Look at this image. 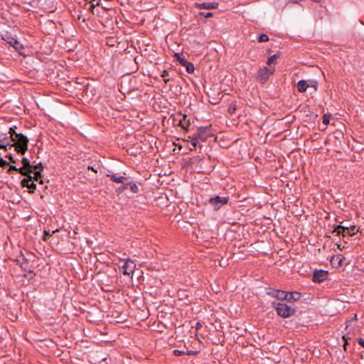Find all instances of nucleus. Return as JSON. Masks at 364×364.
<instances>
[{"label": "nucleus", "instance_id": "1", "mask_svg": "<svg viewBox=\"0 0 364 364\" xmlns=\"http://www.w3.org/2000/svg\"><path fill=\"white\" fill-rule=\"evenodd\" d=\"M14 144L11 146H15V150L23 155L28 149V138L23 134H16L15 138H13Z\"/></svg>", "mask_w": 364, "mask_h": 364}, {"label": "nucleus", "instance_id": "2", "mask_svg": "<svg viewBox=\"0 0 364 364\" xmlns=\"http://www.w3.org/2000/svg\"><path fill=\"white\" fill-rule=\"evenodd\" d=\"M272 306L275 309L279 316L282 318H288L294 315L296 312L295 309L288 306L286 304L273 301Z\"/></svg>", "mask_w": 364, "mask_h": 364}, {"label": "nucleus", "instance_id": "3", "mask_svg": "<svg viewBox=\"0 0 364 364\" xmlns=\"http://www.w3.org/2000/svg\"><path fill=\"white\" fill-rule=\"evenodd\" d=\"M274 71H275L274 68L264 67L259 70L257 78L259 82L264 83L269 79V77L272 75H273Z\"/></svg>", "mask_w": 364, "mask_h": 364}, {"label": "nucleus", "instance_id": "4", "mask_svg": "<svg viewBox=\"0 0 364 364\" xmlns=\"http://www.w3.org/2000/svg\"><path fill=\"white\" fill-rule=\"evenodd\" d=\"M2 39L12 46L18 52L23 49V45L8 32L2 35Z\"/></svg>", "mask_w": 364, "mask_h": 364}, {"label": "nucleus", "instance_id": "5", "mask_svg": "<svg viewBox=\"0 0 364 364\" xmlns=\"http://www.w3.org/2000/svg\"><path fill=\"white\" fill-rule=\"evenodd\" d=\"M122 269V272L125 275H131L133 274L134 269L136 268V264L130 259H126L124 261L123 264L121 266Z\"/></svg>", "mask_w": 364, "mask_h": 364}, {"label": "nucleus", "instance_id": "6", "mask_svg": "<svg viewBox=\"0 0 364 364\" xmlns=\"http://www.w3.org/2000/svg\"><path fill=\"white\" fill-rule=\"evenodd\" d=\"M229 200L228 197H220L215 196L209 199V203L215 208V209H219L222 205L228 203Z\"/></svg>", "mask_w": 364, "mask_h": 364}, {"label": "nucleus", "instance_id": "7", "mask_svg": "<svg viewBox=\"0 0 364 364\" xmlns=\"http://www.w3.org/2000/svg\"><path fill=\"white\" fill-rule=\"evenodd\" d=\"M208 127H200L198 128L197 134L195 136L200 141H205L210 136Z\"/></svg>", "mask_w": 364, "mask_h": 364}, {"label": "nucleus", "instance_id": "8", "mask_svg": "<svg viewBox=\"0 0 364 364\" xmlns=\"http://www.w3.org/2000/svg\"><path fill=\"white\" fill-rule=\"evenodd\" d=\"M328 272L324 270H316L314 272L313 281L314 282L321 283L327 279Z\"/></svg>", "mask_w": 364, "mask_h": 364}, {"label": "nucleus", "instance_id": "9", "mask_svg": "<svg viewBox=\"0 0 364 364\" xmlns=\"http://www.w3.org/2000/svg\"><path fill=\"white\" fill-rule=\"evenodd\" d=\"M21 183L22 186L27 187L28 188L31 189V192H33V190L36 187V184L34 183L33 180L32 179V176H29L28 178H23Z\"/></svg>", "mask_w": 364, "mask_h": 364}, {"label": "nucleus", "instance_id": "10", "mask_svg": "<svg viewBox=\"0 0 364 364\" xmlns=\"http://www.w3.org/2000/svg\"><path fill=\"white\" fill-rule=\"evenodd\" d=\"M21 163L23 164V166L28 168V172H33V169H37L39 166L41 167V170H43L42 163H39L36 166H31L29 160L27 158H23L21 160Z\"/></svg>", "mask_w": 364, "mask_h": 364}, {"label": "nucleus", "instance_id": "11", "mask_svg": "<svg viewBox=\"0 0 364 364\" xmlns=\"http://www.w3.org/2000/svg\"><path fill=\"white\" fill-rule=\"evenodd\" d=\"M107 176L109 177L111 180L115 183L127 185V178L124 176H117L115 174H108Z\"/></svg>", "mask_w": 364, "mask_h": 364}, {"label": "nucleus", "instance_id": "12", "mask_svg": "<svg viewBox=\"0 0 364 364\" xmlns=\"http://www.w3.org/2000/svg\"><path fill=\"white\" fill-rule=\"evenodd\" d=\"M60 0H47V12L52 13L57 9Z\"/></svg>", "mask_w": 364, "mask_h": 364}, {"label": "nucleus", "instance_id": "13", "mask_svg": "<svg viewBox=\"0 0 364 364\" xmlns=\"http://www.w3.org/2000/svg\"><path fill=\"white\" fill-rule=\"evenodd\" d=\"M358 230H355V226L353 225L350 228L343 227V231H342L343 237L346 236H353L354 235Z\"/></svg>", "mask_w": 364, "mask_h": 364}, {"label": "nucleus", "instance_id": "14", "mask_svg": "<svg viewBox=\"0 0 364 364\" xmlns=\"http://www.w3.org/2000/svg\"><path fill=\"white\" fill-rule=\"evenodd\" d=\"M197 6L199 9H213L218 8V4L216 2L201 3L197 4Z\"/></svg>", "mask_w": 364, "mask_h": 364}, {"label": "nucleus", "instance_id": "15", "mask_svg": "<svg viewBox=\"0 0 364 364\" xmlns=\"http://www.w3.org/2000/svg\"><path fill=\"white\" fill-rule=\"evenodd\" d=\"M286 300L289 301H299L301 299V294L297 291L288 292Z\"/></svg>", "mask_w": 364, "mask_h": 364}, {"label": "nucleus", "instance_id": "16", "mask_svg": "<svg viewBox=\"0 0 364 364\" xmlns=\"http://www.w3.org/2000/svg\"><path fill=\"white\" fill-rule=\"evenodd\" d=\"M178 125L183 129L187 130L188 127L191 125V121L189 119H187V115L184 114L183 116V118L178 122Z\"/></svg>", "mask_w": 364, "mask_h": 364}, {"label": "nucleus", "instance_id": "17", "mask_svg": "<svg viewBox=\"0 0 364 364\" xmlns=\"http://www.w3.org/2000/svg\"><path fill=\"white\" fill-rule=\"evenodd\" d=\"M308 82L304 80H299L297 83V89L300 92H304L309 87Z\"/></svg>", "mask_w": 364, "mask_h": 364}, {"label": "nucleus", "instance_id": "18", "mask_svg": "<svg viewBox=\"0 0 364 364\" xmlns=\"http://www.w3.org/2000/svg\"><path fill=\"white\" fill-rule=\"evenodd\" d=\"M35 171L33 172V177H32V179L36 181H39L41 184H43V176H41V171H37L36 169H34Z\"/></svg>", "mask_w": 364, "mask_h": 364}, {"label": "nucleus", "instance_id": "19", "mask_svg": "<svg viewBox=\"0 0 364 364\" xmlns=\"http://www.w3.org/2000/svg\"><path fill=\"white\" fill-rule=\"evenodd\" d=\"M288 292L282 290H277L276 298L279 300H286Z\"/></svg>", "mask_w": 364, "mask_h": 364}, {"label": "nucleus", "instance_id": "20", "mask_svg": "<svg viewBox=\"0 0 364 364\" xmlns=\"http://www.w3.org/2000/svg\"><path fill=\"white\" fill-rule=\"evenodd\" d=\"M183 66L186 67L187 73H193L194 72L195 68L192 63L186 61V63H184Z\"/></svg>", "mask_w": 364, "mask_h": 364}, {"label": "nucleus", "instance_id": "21", "mask_svg": "<svg viewBox=\"0 0 364 364\" xmlns=\"http://www.w3.org/2000/svg\"><path fill=\"white\" fill-rule=\"evenodd\" d=\"M280 56L279 53H275L273 55L270 56L267 61V65H271L275 63V60L279 58Z\"/></svg>", "mask_w": 364, "mask_h": 364}, {"label": "nucleus", "instance_id": "22", "mask_svg": "<svg viewBox=\"0 0 364 364\" xmlns=\"http://www.w3.org/2000/svg\"><path fill=\"white\" fill-rule=\"evenodd\" d=\"M190 139L191 144L192 145L193 148L191 149V150L196 149L198 144H199L200 141L197 139L195 136L191 137L188 136Z\"/></svg>", "mask_w": 364, "mask_h": 364}, {"label": "nucleus", "instance_id": "23", "mask_svg": "<svg viewBox=\"0 0 364 364\" xmlns=\"http://www.w3.org/2000/svg\"><path fill=\"white\" fill-rule=\"evenodd\" d=\"M125 186H126V187H125L126 188L129 186L131 191L134 193H136L139 191L138 186L134 183L129 182V183H127V185H125Z\"/></svg>", "mask_w": 364, "mask_h": 364}, {"label": "nucleus", "instance_id": "24", "mask_svg": "<svg viewBox=\"0 0 364 364\" xmlns=\"http://www.w3.org/2000/svg\"><path fill=\"white\" fill-rule=\"evenodd\" d=\"M174 57L181 65H184V63H186L187 60L185 58L181 57L180 53H176L174 54Z\"/></svg>", "mask_w": 364, "mask_h": 364}, {"label": "nucleus", "instance_id": "25", "mask_svg": "<svg viewBox=\"0 0 364 364\" xmlns=\"http://www.w3.org/2000/svg\"><path fill=\"white\" fill-rule=\"evenodd\" d=\"M269 38L268 36L264 33L260 34L257 37V41L259 43L267 42L269 41Z\"/></svg>", "mask_w": 364, "mask_h": 364}, {"label": "nucleus", "instance_id": "26", "mask_svg": "<svg viewBox=\"0 0 364 364\" xmlns=\"http://www.w3.org/2000/svg\"><path fill=\"white\" fill-rule=\"evenodd\" d=\"M237 109V106H236V104L235 103H232L230 104V105L229 106L228 109V112L230 114H233L235 111Z\"/></svg>", "mask_w": 364, "mask_h": 364}, {"label": "nucleus", "instance_id": "27", "mask_svg": "<svg viewBox=\"0 0 364 364\" xmlns=\"http://www.w3.org/2000/svg\"><path fill=\"white\" fill-rule=\"evenodd\" d=\"M7 139V138H4V139L1 140V141L3 142L2 144H0V149H2L5 151L7 150V146H10L11 144H10L9 143H6L5 141Z\"/></svg>", "mask_w": 364, "mask_h": 364}, {"label": "nucleus", "instance_id": "28", "mask_svg": "<svg viewBox=\"0 0 364 364\" xmlns=\"http://www.w3.org/2000/svg\"><path fill=\"white\" fill-rule=\"evenodd\" d=\"M342 231H343V226L337 225L333 230V232H336L338 235L342 234Z\"/></svg>", "mask_w": 364, "mask_h": 364}, {"label": "nucleus", "instance_id": "29", "mask_svg": "<svg viewBox=\"0 0 364 364\" xmlns=\"http://www.w3.org/2000/svg\"><path fill=\"white\" fill-rule=\"evenodd\" d=\"M308 84L309 85V87H314L315 90H317V87H318V82L316 80H309L308 82Z\"/></svg>", "mask_w": 364, "mask_h": 364}, {"label": "nucleus", "instance_id": "30", "mask_svg": "<svg viewBox=\"0 0 364 364\" xmlns=\"http://www.w3.org/2000/svg\"><path fill=\"white\" fill-rule=\"evenodd\" d=\"M9 134H10V138L11 139V141L13 140V138H15L16 136V134H17L16 132H15V127H11L9 129Z\"/></svg>", "mask_w": 364, "mask_h": 364}, {"label": "nucleus", "instance_id": "31", "mask_svg": "<svg viewBox=\"0 0 364 364\" xmlns=\"http://www.w3.org/2000/svg\"><path fill=\"white\" fill-rule=\"evenodd\" d=\"M329 116L327 115L326 114H325L323 116V119H322V122H323V124H324L325 125H328L329 124Z\"/></svg>", "mask_w": 364, "mask_h": 364}, {"label": "nucleus", "instance_id": "32", "mask_svg": "<svg viewBox=\"0 0 364 364\" xmlns=\"http://www.w3.org/2000/svg\"><path fill=\"white\" fill-rule=\"evenodd\" d=\"M173 355L176 356H181L183 355H186V352L179 350H174Z\"/></svg>", "mask_w": 364, "mask_h": 364}, {"label": "nucleus", "instance_id": "33", "mask_svg": "<svg viewBox=\"0 0 364 364\" xmlns=\"http://www.w3.org/2000/svg\"><path fill=\"white\" fill-rule=\"evenodd\" d=\"M277 289H272L267 292V294L272 297L276 298Z\"/></svg>", "mask_w": 364, "mask_h": 364}, {"label": "nucleus", "instance_id": "34", "mask_svg": "<svg viewBox=\"0 0 364 364\" xmlns=\"http://www.w3.org/2000/svg\"><path fill=\"white\" fill-rule=\"evenodd\" d=\"M9 164L6 161L4 160L1 156H0V166L2 167V168H4L6 167V166H8Z\"/></svg>", "mask_w": 364, "mask_h": 364}, {"label": "nucleus", "instance_id": "35", "mask_svg": "<svg viewBox=\"0 0 364 364\" xmlns=\"http://www.w3.org/2000/svg\"><path fill=\"white\" fill-rule=\"evenodd\" d=\"M168 75V71L167 70H164L162 74H161V77L164 78V80L165 82H168L169 81V79L165 78Z\"/></svg>", "mask_w": 364, "mask_h": 364}, {"label": "nucleus", "instance_id": "36", "mask_svg": "<svg viewBox=\"0 0 364 364\" xmlns=\"http://www.w3.org/2000/svg\"><path fill=\"white\" fill-rule=\"evenodd\" d=\"M200 15H201L205 18H208V17L213 16V14L211 12H200Z\"/></svg>", "mask_w": 364, "mask_h": 364}, {"label": "nucleus", "instance_id": "37", "mask_svg": "<svg viewBox=\"0 0 364 364\" xmlns=\"http://www.w3.org/2000/svg\"><path fill=\"white\" fill-rule=\"evenodd\" d=\"M25 167H21V168H17V171L19 172L20 173H21L22 175L23 176H26L27 175V173L26 171L24 170Z\"/></svg>", "mask_w": 364, "mask_h": 364}, {"label": "nucleus", "instance_id": "38", "mask_svg": "<svg viewBox=\"0 0 364 364\" xmlns=\"http://www.w3.org/2000/svg\"><path fill=\"white\" fill-rule=\"evenodd\" d=\"M198 353V352L196 350H188V351L186 352V355H197Z\"/></svg>", "mask_w": 364, "mask_h": 364}, {"label": "nucleus", "instance_id": "39", "mask_svg": "<svg viewBox=\"0 0 364 364\" xmlns=\"http://www.w3.org/2000/svg\"><path fill=\"white\" fill-rule=\"evenodd\" d=\"M6 158H8L12 163L16 162V161L14 159V157L11 154L6 155Z\"/></svg>", "mask_w": 364, "mask_h": 364}, {"label": "nucleus", "instance_id": "40", "mask_svg": "<svg viewBox=\"0 0 364 364\" xmlns=\"http://www.w3.org/2000/svg\"><path fill=\"white\" fill-rule=\"evenodd\" d=\"M358 343L364 348V340L363 338H358Z\"/></svg>", "mask_w": 364, "mask_h": 364}, {"label": "nucleus", "instance_id": "41", "mask_svg": "<svg viewBox=\"0 0 364 364\" xmlns=\"http://www.w3.org/2000/svg\"><path fill=\"white\" fill-rule=\"evenodd\" d=\"M42 240L46 241V228L43 230Z\"/></svg>", "mask_w": 364, "mask_h": 364}, {"label": "nucleus", "instance_id": "42", "mask_svg": "<svg viewBox=\"0 0 364 364\" xmlns=\"http://www.w3.org/2000/svg\"><path fill=\"white\" fill-rule=\"evenodd\" d=\"M11 170H14V171H17V168H16L15 166L11 165V166H10L9 169V171H8L9 172V171H11Z\"/></svg>", "mask_w": 364, "mask_h": 364}, {"label": "nucleus", "instance_id": "43", "mask_svg": "<svg viewBox=\"0 0 364 364\" xmlns=\"http://www.w3.org/2000/svg\"><path fill=\"white\" fill-rule=\"evenodd\" d=\"M88 169H90V170L93 171L95 173L97 172V171L93 166H88Z\"/></svg>", "mask_w": 364, "mask_h": 364}, {"label": "nucleus", "instance_id": "44", "mask_svg": "<svg viewBox=\"0 0 364 364\" xmlns=\"http://www.w3.org/2000/svg\"><path fill=\"white\" fill-rule=\"evenodd\" d=\"M95 5L94 4H92V5L90 6V10L93 12V9L95 8Z\"/></svg>", "mask_w": 364, "mask_h": 364}, {"label": "nucleus", "instance_id": "45", "mask_svg": "<svg viewBox=\"0 0 364 364\" xmlns=\"http://www.w3.org/2000/svg\"><path fill=\"white\" fill-rule=\"evenodd\" d=\"M46 235H47V237L49 236H51V234L50 233V230H47Z\"/></svg>", "mask_w": 364, "mask_h": 364}, {"label": "nucleus", "instance_id": "46", "mask_svg": "<svg viewBox=\"0 0 364 364\" xmlns=\"http://www.w3.org/2000/svg\"><path fill=\"white\" fill-rule=\"evenodd\" d=\"M347 344H348V343H347V342H346V343L343 345V347H344L345 350H346V345H347Z\"/></svg>", "mask_w": 364, "mask_h": 364}, {"label": "nucleus", "instance_id": "47", "mask_svg": "<svg viewBox=\"0 0 364 364\" xmlns=\"http://www.w3.org/2000/svg\"><path fill=\"white\" fill-rule=\"evenodd\" d=\"M200 326H201L200 323H197V328H198V327H200Z\"/></svg>", "mask_w": 364, "mask_h": 364}, {"label": "nucleus", "instance_id": "48", "mask_svg": "<svg viewBox=\"0 0 364 364\" xmlns=\"http://www.w3.org/2000/svg\"><path fill=\"white\" fill-rule=\"evenodd\" d=\"M300 0H293V2L298 3Z\"/></svg>", "mask_w": 364, "mask_h": 364}, {"label": "nucleus", "instance_id": "49", "mask_svg": "<svg viewBox=\"0 0 364 364\" xmlns=\"http://www.w3.org/2000/svg\"><path fill=\"white\" fill-rule=\"evenodd\" d=\"M338 247L340 250H342L341 246L340 245H338Z\"/></svg>", "mask_w": 364, "mask_h": 364}, {"label": "nucleus", "instance_id": "50", "mask_svg": "<svg viewBox=\"0 0 364 364\" xmlns=\"http://www.w3.org/2000/svg\"><path fill=\"white\" fill-rule=\"evenodd\" d=\"M58 231V230H52V232L54 233L55 232Z\"/></svg>", "mask_w": 364, "mask_h": 364}]
</instances>
